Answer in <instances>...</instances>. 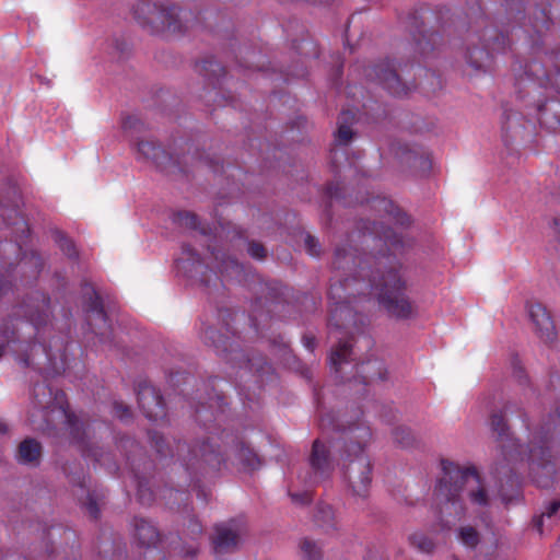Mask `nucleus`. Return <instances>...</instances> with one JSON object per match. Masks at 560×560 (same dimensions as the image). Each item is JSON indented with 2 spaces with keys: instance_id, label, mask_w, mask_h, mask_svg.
Wrapping results in <instances>:
<instances>
[{
  "instance_id": "1",
  "label": "nucleus",
  "mask_w": 560,
  "mask_h": 560,
  "mask_svg": "<svg viewBox=\"0 0 560 560\" xmlns=\"http://www.w3.org/2000/svg\"><path fill=\"white\" fill-rule=\"evenodd\" d=\"M443 476L435 487V495L440 503H451L456 514L462 512V505H457L462 491L466 490L472 503L486 505L488 497L481 486L480 478L475 469L462 468L458 465L443 460Z\"/></svg>"
},
{
  "instance_id": "2",
  "label": "nucleus",
  "mask_w": 560,
  "mask_h": 560,
  "mask_svg": "<svg viewBox=\"0 0 560 560\" xmlns=\"http://www.w3.org/2000/svg\"><path fill=\"white\" fill-rule=\"evenodd\" d=\"M364 285L369 293L375 291L380 305L389 317L398 320L417 317L418 307L406 294V284L398 270L389 269L378 280L373 277Z\"/></svg>"
},
{
  "instance_id": "3",
  "label": "nucleus",
  "mask_w": 560,
  "mask_h": 560,
  "mask_svg": "<svg viewBox=\"0 0 560 560\" xmlns=\"http://www.w3.org/2000/svg\"><path fill=\"white\" fill-rule=\"evenodd\" d=\"M355 439L347 438L345 445V476L354 495L364 498L371 485L372 466L364 454V447L371 439V431L365 425L355 427Z\"/></svg>"
},
{
  "instance_id": "4",
  "label": "nucleus",
  "mask_w": 560,
  "mask_h": 560,
  "mask_svg": "<svg viewBox=\"0 0 560 560\" xmlns=\"http://www.w3.org/2000/svg\"><path fill=\"white\" fill-rule=\"evenodd\" d=\"M365 281L357 278H347L343 281L332 282L329 289V299L334 301L330 308L329 325L336 330L343 329L347 334L359 330L362 318L350 306V298L369 294Z\"/></svg>"
},
{
  "instance_id": "5",
  "label": "nucleus",
  "mask_w": 560,
  "mask_h": 560,
  "mask_svg": "<svg viewBox=\"0 0 560 560\" xmlns=\"http://www.w3.org/2000/svg\"><path fill=\"white\" fill-rule=\"evenodd\" d=\"M509 38L497 27L488 25L478 35V43L471 42L465 55L467 65L474 71H487L493 56L505 51Z\"/></svg>"
},
{
  "instance_id": "6",
  "label": "nucleus",
  "mask_w": 560,
  "mask_h": 560,
  "mask_svg": "<svg viewBox=\"0 0 560 560\" xmlns=\"http://www.w3.org/2000/svg\"><path fill=\"white\" fill-rule=\"evenodd\" d=\"M355 427L350 428L339 440L324 441L316 439L312 444L308 463L312 469V482H318L327 478L334 469L332 451L339 452L340 457L345 458L343 441L347 438L355 439Z\"/></svg>"
},
{
  "instance_id": "7",
  "label": "nucleus",
  "mask_w": 560,
  "mask_h": 560,
  "mask_svg": "<svg viewBox=\"0 0 560 560\" xmlns=\"http://www.w3.org/2000/svg\"><path fill=\"white\" fill-rule=\"evenodd\" d=\"M136 13L140 23L149 27L152 33L182 31V23L176 5L142 2L137 7Z\"/></svg>"
},
{
  "instance_id": "8",
  "label": "nucleus",
  "mask_w": 560,
  "mask_h": 560,
  "mask_svg": "<svg viewBox=\"0 0 560 560\" xmlns=\"http://www.w3.org/2000/svg\"><path fill=\"white\" fill-rule=\"evenodd\" d=\"M33 399L38 408L47 410L45 416H48V412H57L63 419L65 428L71 438L78 443L83 442L85 431L82 421L75 415L68 412L62 406L55 407L52 392L48 385L36 384L33 388Z\"/></svg>"
},
{
  "instance_id": "9",
  "label": "nucleus",
  "mask_w": 560,
  "mask_h": 560,
  "mask_svg": "<svg viewBox=\"0 0 560 560\" xmlns=\"http://www.w3.org/2000/svg\"><path fill=\"white\" fill-rule=\"evenodd\" d=\"M247 534V523L241 517L217 524L211 537L214 553L225 555L234 552L243 544Z\"/></svg>"
},
{
  "instance_id": "10",
  "label": "nucleus",
  "mask_w": 560,
  "mask_h": 560,
  "mask_svg": "<svg viewBox=\"0 0 560 560\" xmlns=\"http://www.w3.org/2000/svg\"><path fill=\"white\" fill-rule=\"evenodd\" d=\"M374 78L385 90L395 96L407 95L415 89L413 82H407L401 79L397 68L389 60H383L374 65L368 73Z\"/></svg>"
},
{
  "instance_id": "11",
  "label": "nucleus",
  "mask_w": 560,
  "mask_h": 560,
  "mask_svg": "<svg viewBox=\"0 0 560 560\" xmlns=\"http://www.w3.org/2000/svg\"><path fill=\"white\" fill-rule=\"evenodd\" d=\"M526 307L538 337L545 342H552L557 334L547 308L539 302H528Z\"/></svg>"
},
{
  "instance_id": "12",
  "label": "nucleus",
  "mask_w": 560,
  "mask_h": 560,
  "mask_svg": "<svg viewBox=\"0 0 560 560\" xmlns=\"http://www.w3.org/2000/svg\"><path fill=\"white\" fill-rule=\"evenodd\" d=\"M138 402L144 416L150 420L156 421L165 415L162 396L159 390L150 385L140 386Z\"/></svg>"
},
{
  "instance_id": "13",
  "label": "nucleus",
  "mask_w": 560,
  "mask_h": 560,
  "mask_svg": "<svg viewBox=\"0 0 560 560\" xmlns=\"http://www.w3.org/2000/svg\"><path fill=\"white\" fill-rule=\"evenodd\" d=\"M133 537L141 547H155L160 540L159 529L147 518L135 517L132 521Z\"/></svg>"
},
{
  "instance_id": "14",
  "label": "nucleus",
  "mask_w": 560,
  "mask_h": 560,
  "mask_svg": "<svg viewBox=\"0 0 560 560\" xmlns=\"http://www.w3.org/2000/svg\"><path fill=\"white\" fill-rule=\"evenodd\" d=\"M189 462L191 466L202 462L211 468H218L223 462V457L211 444L203 442L192 450V457Z\"/></svg>"
},
{
  "instance_id": "15",
  "label": "nucleus",
  "mask_w": 560,
  "mask_h": 560,
  "mask_svg": "<svg viewBox=\"0 0 560 560\" xmlns=\"http://www.w3.org/2000/svg\"><path fill=\"white\" fill-rule=\"evenodd\" d=\"M42 456V445L34 439H25L19 445L16 460L20 464L37 466Z\"/></svg>"
},
{
  "instance_id": "16",
  "label": "nucleus",
  "mask_w": 560,
  "mask_h": 560,
  "mask_svg": "<svg viewBox=\"0 0 560 560\" xmlns=\"http://www.w3.org/2000/svg\"><path fill=\"white\" fill-rule=\"evenodd\" d=\"M137 152L139 159L150 161L156 166H161L167 159L165 151L152 140H139L137 142Z\"/></svg>"
},
{
  "instance_id": "17",
  "label": "nucleus",
  "mask_w": 560,
  "mask_h": 560,
  "mask_svg": "<svg viewBox=\"0 0 560 560\" xmlns=\"http://www.w3.org/2000/svg\"><path fill=\"white\" fill-rule=\"evenodd\" d=\"M490 425L493 433L497 434V440L500 442V447L502 452L506 456H512L511 452L508 451L510 443L511 446H515V443L510 439L509 427L505 422L504 416L502 413H493L490 419Z\"/></svg>"
},
{
  "instance_id": "18",
  "label": "nucleus",
  "mask_w": 560,
  "mask_h": 560,
  "mask_svg": "<svg viewBox=\"0 0 560 560\" xmlns=\"http://www.w3.org/2000/svg\"><path fill=\"white\" fill-rule=\"evenodd\" d=\"M182 262L187 265L186 268L191 272V277L200 276V281L208 284V280L203 278V269H206V267L200 261L198 253L189 245L183 246Z\"/></svg>"
},
{
  "instance_id": "19",
  "label": "nucleus",
  "mask_w": 560,
  "mask_h": 560,
  "mask_svg": "<svg viewBox=\"0 0 560 560\" xmlns=\"http://www.w3.org/2000/svg\"><path fill=\"white\" fill-rule=\"evenodd\" d=\"M354 120V115L350 110L342 112L338 118V129L336 133V141L339 144L346 145L353 138L351 125Z\"/></svg>"
},
{
  "instance_id": "20",
  "label": "nucleus",
  "mask_w": 560,
  "mask_h": 560,
  "mask_svg": "<svg viewBox=\"0 0 560 560\" xmlns=\"http://www.w3.org/2000/svg\"><path fill=\"white\" fill-rule=\"evenodd\" d=\"M202 339L206 345L214 347L220 352L228 351L230 337L222 335L219 330L212 327L205 329Z\"/></svg>"
},
{
  "instance_id": "21",
  "label": "nucleus",
  "mask_w": 560,
  "mask_h": 560,
  "mask_svg": "<svg viewBox=\"0 0 560 560\" xmlns=\"http://www.w3.org/2000/svg\"><path fill=\"white\" fill-rule=\"evenodd\" d=\"M337 338L340 339L339 337ZM351 355L352 346L346 341L341 342V340H339V346L331 351L330 362L336 369V371H338V366L341 365L343 362H347L351 358Z\"/></svg>"
},
{
  "instance_id": "22",
  "label": "nucleus",
  "mask_w": 560,
  "mask_h": 560,
  "mask_svg": "<svg viewBox=\"0 0 560 560\" xmlns=\"http://www.w3.org/2000/svg\"><path fill=\"white\" fill-rule=\"evenodd\" d=\"M212 255L214 256L215 260L220 261L218 268L220 269L221 273H240L241 266L235 259L225 257V254L220 252H212Z\"/></svg>"
},
{
  "instance_id": "23",
  "label": "nucleus",
  "mask_w": 560,
  "mask_h": 560,
  "mask_svg": "<svg viewBox=\"0 0 560 560\" xmlns=\"http://www.w3.org/2000/svg\"><path fill=\"white\" fill-rule=\"evenodd\" d=\"M198 71L208 78H219L224 74V68L214 59L203 60L198 66Z\"/></svg>"
},
{
  "instance_id": "24",
  "label": "nucleus",
  "mask_w": 560,
  "mask_h": 560,
  "mask_svg": "<svg viewBox=\"0 0 560 560\" xmlns=\"http://www.w3.org/2000/svg\"><path fill=\"white\" fill-rule=\"evenodd\" d=\"M548 455V448L546 446H532L528 451L527 458L528 460L536 463L538 466H542L547 472L552 471V467L550 465L545 464L546 457Z\"/></svg>"
},
{
  "instance_id": "25",
  "label": "nucleus",
  "mask_w": 560,
  "mask_h": 560,
  "mask_svg": "<svg viewBox=\"0 0 560 560\" xmlns=\"http://www.w3.org/2000/svg\"><path fill=\"white\" fill-rule=\"evenodd\" d=\"M301 551L307 560H320L322 559V549L313 540L308 538H304L301 541Z\"/></svg>"
},
{
  "instance_id": "26",
  "label": "nucleus",
  "mask_w": 560,
  "mask_h": 560,
  "mask_svg": "<svg viewBox=\"0 0 560 560\" xmlns=\"http://www.w3.org/2000/svg\"><path fill=\"white\" fill-rule=\"evenodd\" d=\"M363 372L369 374L366 377L370 381H385L387 378V370L384 368V364L378 360L369 362L366 369H363Z\"/></svg>"
},
{
  "instance_id": "27",
  "label": "nucleus",
  "mask_w": 560,
  "mask_h": 560,
  "mask_svg": "<svg viewBox=\"0 0 560 560\" xmlns=\"http://www.w3.org/2000/svg\"><path fill=\"white\" fill-rule=\"evenodd\" d=\"M410 544L422 552H431L434 549L433 541L422 533H413L409 536Z\"/></svg>"
},
{
  "instance_id": "28",
  "label": "nucleus",
  "mask_w": 560,
  "mask_h": 560,
  "mask_svg": "<svg viewBox=\"0 0 560 560\" xmlns=\"http://www.w3.org/2000/svg\"><path fill=\"white\" fill-rule=\"evenodd\" d=\"M55 241L58 244L59 248L70 258H75L78 256L75 245L73 242L68 238L62 232L57 231L55 234Z\"/></svg>"
},
{
  "instance_id": "29",
  "label": "nucleus",
  "mask_w": 560,
  "mask_h": 560,
  "mask_svg": "<svg viewBox=\"0 0 560 560\" xmlns=\"http://www.w3.org/2000/svg\"><path fill=\"white\" fill-rule=\"evenodd\" d=\"M459 539L465 546L475 548L479 542V534L474 527L465 526L459 529Z\"/></svg>"
},
{
  "instance_id": "30",
  "label": "nucleus",
  "mask_w": 560,
  "mask_h": 560,
  "mask_svg": "<svg viewBox=\"0 0 560 560\" xmlns=\"http://www.w3.org/2000/svg\"><path fill=\"white\" fill-rule=\"evenodd\" d=\"M350 262H353L352 254L346 248H336L332 265L336 269H345Z\"/></svg>"
},
{
  "instance_id": "31",
  "label": "nucleus",
  "mask_w": 560,
  "mask_h": 560,
  "mask_svg": "<svg viewBox=\"0 0 560 560\" xmlns=\"http://www.w3.org/2000/svg\"><path fill=\"white\" fill-rule=\"evenodd\" d=\"M175 222L186 229L197 230L199 229V222L196 214L190 212H178L175 215Z\"/></svg>"
},
{
  "instance_id": "32",
  "label": "nucleus",
  "mask_w": 560,
  "mask_h": 560,
  "mask_svg": "<svg viewBox=\"0 0 560 560\" xmlns=\"http://www.w3.org/2000/svg\"><path fill=\"white\" fill-rule=\"evenodd\" d=\"M316 520L320 522L323 526H331L334 520V511L330 505H322L318 508L316 513Z\"/></svg>"
},
{
  "instance_id": "33",
  "label": "nucleus",
  "mask_w": 560,
  "mask_h": 560,
  "mask_svg": "<svg viewBox=\"0 0 560 560\" xmlns=\"http://www.w3.org/2000/svg\"><path fill=\"white\" fill-rule=\"evenodd\" d=\"M304 246H305L306 252L311 256H315V257L319 256L320 245H319L318 241L311 234H306L304 236Z\"/></svg>"
},
{
  "instance_id": "34",
  "label": "nucleus",
  "mask_w": 560,
  "mask_h": 560,
  "mask_svg": "<svg viewBox=\"0 0 560 560\" xmlns=\"http://www.w3.org/2000/svg\"><path fill=\"white\" fill-rule=\"evenodd\" d=\"M394 439L402 446H409L412 443V436L408 429L397 428L394 431Z\"/></svg>"
},
{
  "instance_id": "35",
  "label": "nucleus",
  "mask_w": 560,
  "mask_h": 560,
  "mask_svg": "<svg viewBox=\"0 0 560 560\" xmlns=\"http://www.w3.org/2000/svg\"><path fill=\"white\" fill-rule=\"evenodd\" d=\"M432 35L427 36L425 34H421V37L416 38L417 48L420 55L428 54L433 49L432 44Z\"/></svg>"
},
{
  "instance_id": "36",
  "label": "nucleus",
  "mask_w": 560,
  "mask_h": 560,
  "mask_svg": "<svg viewBox=\"0 0 560 560\" xmlns=\"http://www.w3.org/2000/svg\"><path fill=\"white\" fill-rule=\"evenodd\" d=\"M248 254L255 258V259H265L266 256H267V252H266V248L264 247L262 244L260 243H257V242H250L248 244Z\"/></svg>"
},
{
  "instance_id": "37",
  "label": "nucleus",
  "mask_w": 560,
  "mask_h": 560,
  "mask_svg": "<svg viewBox=\"0 0 560 560\" xmlns=\"http://www.w3.org/2000/svg\"><path fill=\"white\" fill-rule=\"evenodd\" d=\"M241 456H242V459L244 460V464L248 468L256 469L257 467H259V465H260L259 458L254 453H252L249 450H242Z\"/></svg>"
},
{
  "instance_id": "38",
  "label": "nucleus",
  "mask_w": 560,
  "mask_h": 560,
  "mask_svg": "<svg viewBox=\"0 0 560 560\" xmlns=\"http://www.w3.org/2000/svg\"><path fill=\"white\" fill-rule=\"evenodd\" d=\"M114 413L116 417H118L121 420H127L131 416L130 409L128 408V406L124 405L122 402L114 404Z\"/></svg>"
},
{
  "instance_id": "39",
  "label": "nucleus",
  "mask_w": 560,
  "mask_h": 560,
  "mask_svg": "<svg viewBox=\"0 0 560 560\" xmlns=\"http://www.w3.org/2000/svg\"><path fill=\"white\" fill-rule=\"evenodd\" d=\"M90 310L92 312H95L100 319H102L103 322L106 320V314L102 307L100 298L96 294H95V298L91 301Z\"/></svg>"
},
{
  "instance_id": "40",
  "label": "nucleus",
  "mask_w": 560,
  "mask_h": 560,
  "mask_svg": "<svg viewBox=\"0 0 560 560\" xmlns=\"http://www.w3.org/2000/svg\"><path fill=\"white\" fill-rule=\"evenodd\" d=\"M85 508L91 517H93V518L98 517L100 509L91 495L88 497V502L85 503Z\"/></svg>"
},
{
  "instance_id": "41",
  "label": "nucleus",
  "mask_w": 560,
  "mask_h": 560,
  "mask_svg": "<svg viewBox=\"0 0 560 560\" xmlns=\"http://www.w3.org/2000/svg\"><path fill=\"white\" fill-rule=\"evenodd\" d=\"M138 495L139 500L144 504H149L153 500L152 492L143 486L139 487Z\"/></svg>"
},
{
  "instance_id": "42",
  "label": "nucleus",
  "mask_w": 560,
  "mask_h": 560,
  "mask_svg": "<svg viewBox=\"0 0 560 560\" xmlns=\"http://www.w3.org/2000/svg\"><path fill=\"white\" fill-rule=\"evenodd\" d=\"M292 502L296 504H306L311 501V497L307 492L303 493H291L290 494Z\"/></svg>"
},
{
  "instance_id": "43",
  "label": "nucleus",
  "mask_w": 560,
  "mask_h": 560,
  "mask_svg": "<svg viewBox=\"0 0 560 560\" xmlns=\"http://www.w3.org/2000/svg\"><path fill=\"white\" fill-rule=\"evenodd\" d=\"M560 510V500L553 501L550 503L549 508L542 515H547L548 517L553 516Z\"/></svg>"
},
{
  "instance_id": "44",
  "label": "nucleus",
  "mask_w": 560,
  "mask_h": 560,
  "mask_svg": "<svg viewBox=\"0 0 560 560\" xmlns=\"http://www.w3.org/2000/svg\"><path fill=\"white\" fill-rule=\"evenodd\" d=\"M138 124V119L135 118V117H127L125 120H124V128L125 129H131V128H135L136 125Z\"/></svg>"
},
{
  "instance_id": "45",
  "label": "nucleus",
  "mask_w": 560,
  "mask_h": 560,
  "mask_svg": "<svg viewBox=\"0 0 560 560\" xmlns=\"http://www.w3.org/2000/svg\"><path fill=\"white\" fill-rule=\"evenodd\" d=\"M304 346L310 350L313 351L315 347V339L313 337L304 336L303 337Z\"/></svg>"
},
{
  "instance_id": "46",
  "label": "nucleus",
  "mask_w": 560,
  "mask_h": 560,
  "mask_svg": "<svg viewBox=\"0 0 560 560\" xmlns=\"http://www.w3.org/2000/svg\"><path fill=\"white\" fill-rule=\"evenodd\" d=\"M330 424H332L331 420L329 417H322L320 418V428L322 429H327Z\"/></svg>"
},
{
  "instance_id": "47",
  "label": "nucleus",
  "mask_w": 560,
  "mask_h": 560,
  "mask_svg": "<svg viewBox=\"0 0 560 560\" xmlns=\"http://www.w3.org/2000/svg\"><path fill=\"white\" fill-rule=\"evenodd\" d=\"M229 351H230L231 353H233V352H235L236 354H238V353H240V351L237 350V347H234V346H233V342H232L231 340L229 341V345H228V351H226V352H229ZM235 359H237V355L232 357V360H235Z\"/></svg>"
},
{
  "instance_id": "48",
  "label": "nucleus",
  "mask_w": 560,
  "mask_h": 560,
  "mask_svg": "<svg viewBox=\"0 0 560 560\" xmlns=\"http://www.w3.org/2000/svg\"><path fill=\"white\" fill-rule=\"evenodd\" d=\"M229 351H230L231 353H233V352H235L236 354H238V353H240V351L237 350V347H234V346H233V342H232L231 340L229 341V345H228V351H226V352H229ZM235 359H237V355L232 357V360H235Z\"/></svg>"
},
{
  "instance_id": "49",
  "label": "nucleus",
  "mask_w": 560,
  "mask_h": 560,
  "mask_svg": "<svg viewBox=\"0 0 560 560\" xmlns=\"http://www.w3.org/2000/svg\"><path fill=\"white\" fill-rule=\"evenodd\" d=\"M8 431L7 424L0 420V434H3Z\"/></svg>"
},
{
  "instance_id": "50",
  "label": "nucleus",
  "mask_w": 560,
  "mask_h": 560,
  "mask_svg": "<svg viewBox=\"0 0 560 560\" xmlns=\"http://www.w3.org/2000/svg\"><path fill=\"white\" fill-rule=\"evenodd\" d=\"M160 443H163V439L162 438L156 441L155 445H156L158 452L161 453V454H164V452L161 448Z\"/></svg>"
},
{
  "instance_id": "51",
  "label": "nucleus",
  "mask_w": 560,
  "mask_h": 560,
  "mask_svg": "<svg viewBox=\"0 0 560 560\" xmlns=\"http://www.w3.org/2000/svg\"><path fill=\"white\" fill-rule=\"evenodd\" d=\"M194 532L197 533V534H200L201 533V527L199 524H194Z\"/></svg>"
},
{
  "instance_id": "52",
  "label": "nucleus",
  "mask_w": 560,
  "mask_h": 560,
  "mask_svg": "<svg viewBox=\"0 0 560 560\" xmlns=\"http://www.w3.org/2000/svg\"><path fill=\"white\" fill-rule=\"evenodd\" d=\"M548 110L546 109L544 113H542V119L546 121V122H549V118H548Z\"/></svg>"
},
{
  "instance_id": "53",
  "label": "nucleus",
  "mask_w": 560,
  "mask_h": 560,
  "mask_svg": "<svg viewBox=\"0 0 560 560\" xmlns=\"http://www.w3.org/2000/svg\"><path fill=\"white\" fill-rule=\"evenodd\" d=\"M558 108L555 109V115L559 116L558 125L560 126V105L557 106Z\"/></svg>"
},
{
  "instance_id": "54",
  "label": "nucleus",
  "mask_w": 560,
  "mask_h": 560,
  "mask_svg": "<svg viewBox=\"0 0 560 560\" xmlns=\"http://www.w3.org/2000/svg\"><path fill=\"white\" fill-rule=\"evenodd\" d=\"M512 407H513V405H512V404H510V402H509V404H506V405L504 406V411L508 413L509 411H511Z\"/></svg>"
},
{
  "instance_id": "55",
  "label": "nucleus",
  "mask_w": 560,
  "mask_h": 560,
  "mask_svg": "<svg viewBox=\"0 0 560 560\" xmlns=\"http://www.w3.org/2000/svg\"><path fill=\"white\" fill-rule=\"evenodd\" d=\"M3 352H4L3 346H0V358L3 355Z\"/></svg>"
},
{
  "instance_id": "56",
  "label": "nucleus",
  "mask_w": 560,
  "mask_h": 560,
  "mask_svg": "<svg viewBox=\"0 0 560 560\" xmlns=\"http://www.w3.org/2000/svg\"><path fill=\"white\" fill-rule=\"evenodd\" d=\"M200 232H201L203 235H206V234H207V230H206L205 228H201V229H200Z\"/></svg>"
}]
</instances>
